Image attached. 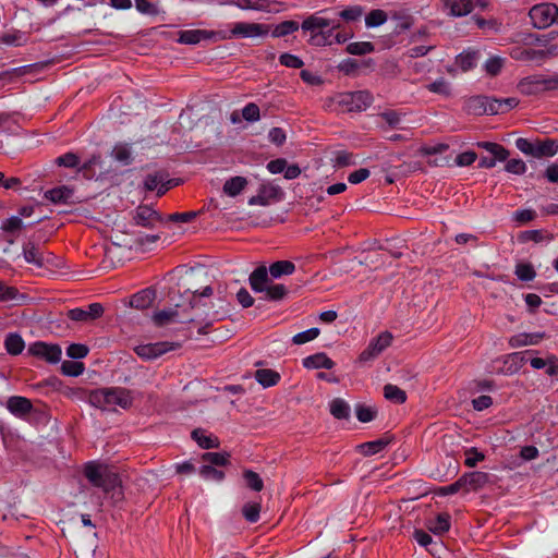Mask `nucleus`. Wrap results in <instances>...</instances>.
I'll return each mask as SVG.
<instances>
[{"label":"nucleus","instance_id":"nucleus-18","mask_svg":"<svg viewBox=\"0 0 558 558\" xmlns=\"http://www.w3.org/2000/svg\"><path fill=\"white\" fill-rule=\"evenodd\" d=\"M544 333H518L509 338V345L511 348H521L525 345H535L541 342V340L544 338Z\"/></svg>","mask_w":558,"mask_h":558},{"label":"nucleus","instance_id":"nucleus-14","mask_svg":"<svg viewBox=\"0 0 558 558\" xmlns=\"http://www.w3.org/2000/svg\"><path fill=\"white\" fill-rule=\"evenodd\" d=\"M175 308L162 310L156 312L153 316V322L156 326L162 327L170 323H183V319H179L180 313L179 308L182 306L180 303H174Z\"/></svg>","mask_w":558,"mask_h":558},{"label":"nucleus","instance_id":"nucleus-31","mask_svg":"<svg viewBox=\"0 0 558 558\" xmlns=\"http://www.w3.org/2000/svg\"><path fill=\"white\" fill-rule=\"evenodd\" d=\"M247 181L243 177H234L226 181L223 184V192L229 196L239 195L246 186Z\"/></svg>","mask_w":558,"mask_h":558},{"label":"nucleus","instance_id":"nucleus-42","mask_svg":"<svg viewBox=\"0 0 558 558\" xmlns=\"http://www.w3.org/2000/svg\"><path fill=\"white\" fill-rule=\"evenodd\" d=\"M260 509L259 502H247L242 508V514L246 521L255 523L259 519Z\"/></svg>","mask_w":558,"mask_h":558},{"label":"nucleus","instance_id":"nucleus-35","mask_svg":"<svg viewBox=\"0 0 558 558\" xmlns=\"http://www.w3.org/2000/svg\"><path fill=\"white\" fill-rule=\"evenodd\" d=\"M330 413L338 420H347L350 416V407L344 400L336 398L330 402Z\"/></svg>","mask_w":558,"mask_h":558},{"label":"nucleus","instance_id":"nucleus-59","mask_svg":"<svg viewBox=\"0 0 558 558\" xmlns=\"http://www.w3.org/2000/svg\"><path fill=\"white\" fill-rule=\"evenodd\" d=\"M197 211L174 213L168 216L167 220L171 222L187 223L197 217Z\"/></svg>","mask_w":558,"mask_h":558},{"label":"nucleus","instance_id":"nucleus-27","mask_svg":"<svg viewBox=\"0 0 558 558\" xmlns=\"http://www.w3.org/2000/svg\"><path fill=\"white\" fill-rule=\"evenodd\" d=\"M254 377L263 387L266 388L277 385L280 380V374L270 368L257 369Z\"/></svg>","mask_w":558,"mask_h":558},{"label":"nucleus","instance_id":"nucleus-38","mask_svg":"<svg viewBox=\"0 0 558 558\" xmlns=\"http://www.w3.org/2000/svg\"><path fill=\"white\" fill-rule=\"evenodd\" d=\"M512 59L518 61H531L538 57H543V51H537L534 49H522V48H513L510 52Z\"/></svg>","mask_w":558,"mask_h":558},{"label":"nucleus","instance_id":"nucleus-49","mask_svg":"<svg viewBox=\"0 0 558 558\" xmlns=\"http://www.w3.org/2000/svg\"><path fill=\"white\" fill-rule=\"evenodd\" d=\"M387 21V13L383 10H372L365 17V24L368 27H376Z\"/></svg>","mask_w":558,"mask_h":558},{"label":"nucleus","instance_id":"nucleus-12","mask_svg":"<svg viewBox=\"0 0 558 558\" xmlns=\"http://www.w3.org/2000/svg\"><path fill=\"white\" fill-rule=\"evenodd\" d=\"M133 221L136 226L151 229L162 221V217L151 207L141 205L134 210Z\"/></svg>","mask_w":558,"mask_h":558},{"label":"nucleus","instance_id":"nucleus-29","mask_svg":"<svg viewBox=\"0 0 558 558\" xmlns=\"http://www.w3.org/2000/svg\"><path fill=\"white\" fill-rule=\"evenodd\" d=\"M472 19L476 26L485 33L498 34L501 32L502 23L497 19H484L477 15H474Z\"/></svg>","mask_w":558,"mask_h":558},{"label":"nucleus","instance_id":"nucleus-41","mask_svg":"<svg viewBox=\"0 0 558 558\" xmlns=\"http://www.w3.org/2000/svg\"><path fill=\"white\" fill-rule=\"evenodd\" d=\"M85 367L82 362L63 361L61 364V373L65 376H80L83 374Z\"/></svg>","mask_w":558,"mask_h":558},{"label":"nucleus","instance_id":"nucleus-10","mask_svg":"<svg viewBox=\"0 0 558 558\" xmlns=\"http://www.w3.org/2000/svg\"><path fill=\"white\" fill-rule=\"evenodd\" d=\"M180 348V343L161 341L155 343L140 344L134 348L135 353L144 360H155L162 354L177 350Z\"/></svg>","mask_w":558,"mask_h":558},{"label":"nucleus","instance_id":"nucleus-13","mask_svg":"<svg viewBox=\"0 0 558 558\" xmlns=\"http://www.w3.org/2000/svg\"><path fill=\"white\" fill-rule=\"evenodd\" d=\"M442 3L449 10V14L456 17L465 16L474 10L473 0H442Z\"/></svg>","mask_w":558,"mask_h":558},{"label":"nucleus","instance_id":"nucleus-33","mask_svg":"<svg viewBox=\"0 0 558 558\" xmlns=\"http://www.w3.org/2000/svg\"><path fill=\"white\" fill-rule=\"evenodd\" d=\"M478 59V51H466L456 58V64L464 72L473 69Z\"/></svg>","mask_w":558,"mask_h":558},{"label":"nucleus","instance_id":"nucleus-34","mask_svg":"<svg viewBox=\"0 0 558 558\" xmlns=\"http://www.w3.org/2000/svg\"><path fill=\"white\" fill-rule=\"evenodd\" d=\"M384 396L387 400L397 404H402L407 401V393L404 390L396 385L387 384L384 387Z\"/></svg>","mask_w":558,"mask_h":558},{"label":"nucleus","instance_id":"nucleus-25","mask_svg":"<svg viewBox=\"0 0 558 558\" xmlns=\"http://www.w3.org/2000/svg\"><path fill=\"white\" fill-rule=\"evenodd\" d=\"M519 104V100L517 98L510 97L505 99H495L492 98V101L489 102V114H499L507 112L508 110L517 107Z\"/></svg>","mask_w":558,"mask_h":558},{"label":"nucleus","instance_id":"nucleus-54","mask_svg":"<svg viewBox=\"0 0 558 558\" xmlns=\"http://www.w3.org/2000/svg\"><path fill=\"white\" fill-rule=\"evenodd\" d=\"M88 352V347L82 343H72L66 349V354L71 359H84Z\"/></svg>","mask_w":558,"mask_h":558},{"label":"nucleus","instance_id":"nucleus-45","mask_svg":"<svg viewBox=\"0 0 558 558\" xmlns=\"http://www.w3.org/2000/svg\"><path fill=\"white\" fill-rule=\"evenodd\" d=\"M515 275L522 281H531L535 278L536 271L529 263H519L515 266Z\"/></svg>","mask_w":558,"mask_h":558},{"label":"nucleus","instance_id":"nucleus-11","mask_svg":"<svg viewBox=\"0 0 558 558\" xmlns=\"http://www.w3.org/2000/svg\"><path fill=\"white\" fill-rule=\"evenodd\" d=\"M206 39H227V34L206 29H187L179 33L178 43L184 45H196Z\"/></svg>","mask_w":558,"mask_h":558},{"label":"nucleus","instance_id":"nucleus-24","mask_svg":"<svg viewBox=\"0 0 558 558\" xmlns=\"http://www.w3.org/2000/svg\"><path fill=\"white\" fill-rule=\"evenodd\" d=\"M558 153V142L547 138L535 143V158L553 157Z\"/></svg>","mask_w":558,"mask_h":558},{"label":"nucleus","instance_id":"nucleus-64","mask_svg":"<svg viewBox=\"0 0 558 558\" xmlns=\"http://www.w3.org/2000/svg\"><path fill=\"white\" fill-rule=\"evenodd\" d=\"M363 13V10L359 5L350 7L338 13V16L345 21H356Z\"/></svg>","mask_w":558,"mask_h":558},{"label":"nucleus","instance_id":"nucleus-6","mask_svg":"<svg viewBox=\"0 0 558 558\" xmlns=\"http://www.w3.org/2000/svg\"><path fill=\"white\" fill-rule=\"evenodd\" d=\"M529 16L535 28L544 29L557 23L558 7L555 3H539L530 9Z\"/></svg>","mask_w":558,"mask_h":558},{"label":"nucleus","instance_id":"nucleus-1","mask_svg":"<svg viewBox=\"0 0 558 558\" xmlns=\"http://www.w3.org/2000/svg\"><path fill=\"white\" fill-rule=\"evenodd\" d=\"M84 475L93 486L110 495L114 501L122 499L121 480L118 473L108 465L88 462L84 468Z\"/></svg>","mask_w":558,"mask_h":558},{"label":"nucleus","instance_id":"nucleus-51","mask_svg":"<svg viewBox=\"0 0 558 558\" xmlns=\"http://www.w3.org/2000/svg\"><path fill=\"white\" fill-rule=\"evenodd\" d=\"M504 66V59L500 57H492L485 62V71L490 76H496L500 73Z\"/></svg>","mask_w":558,"mask_h":558},{"label":"nucleus","instance_id":"nucleus-16","mask_svg":"<svg viewBox=\"0 0 558 558\" xmlns=\"http://www.w3.org/2000/svg\"><path fill=\"white\" fill-rule=\"evenodd\" d=\"M277 1L274 0H239L238 8L241 10H253L260 12H275Z\"/></svg>","mask_w":558,"mask_h":558},{"label":"nucleus","instance_id":"nucleus-50","mask_svg":"<svg viewBox=\"0 0 558 558\" xmlns=\"http://www.w3.org/2000/svg\"><path fill=\"white\" fill-rule=\"evenodd\" d=\"M101 165V156L100 155H93L86 162L83 163V166L78 169L86 179H92L95 173L93 171V168L95 166Z\"/></svg>","mask_w":558,"mask_h":558},{"label":"nucleus","instance_id":"nucleus-47","mask_svg":"<svg viewBox=\"0 0 558 558\" xmlns=\"http://www.w3.org/2000/svg\"><path fill=\"white\" fill-rule=\"evenodd\" d=\"M230 454L227 452H206L203 454V461L209 465H226L229 463Z\"/></svg>","mask_w":558,"mask_h":558},{"label":"nucleus","instance_id":"nucleus-37","mask_svg":"<svg viewBox=\"0 0 558 558\" xmlns=\"http://www.w3.org/2000/svg\"><path fill=\"white\" fill-rule=\"evenodd\" d=\"M389 442V439L379 438L374 441L362 444L360 449L364 456H373L384 450Z\"/></svg>","mask_w":558,"mask_h":558},{"label":"nucleus","instance_id":"nucleus-28","mask_svg":"<svg viewBox=\"0 0 558 558\" xmlns=\"http://www.w3.org/2000/svg\"><path fill=\"white\" fill-rule=\"evenodd\" d=\"M23 255L27 263H32L38 267H43L45 263V258L39 251V247L34 243L28 242L23 246Z\"/></svg>","mask_w":558,"mask_h":558},{"label":"nucleus","instance_id":"nucleus-39","mask_svg":"<svg viewBox=\"0 0 558 558\" xmlns=\"http://www.w3.org/2000/svg\"><path fill=\"white\" fill-rule=\"evenodd\" d=\"M426 88L432 93H435V94H438V95H441L445 97L451 96L450 83L444 77H440V78L436 80L435 82L426 85Z\"/></svg>","mask_w":558,"mask_h":558},{"label":"nucleus","instance_id":"nucleus-3","mask_svg":"<svg viewBox=\"0 0 558 558\" xmlns=\"http://www.w3.org/2000/svg\"><path fill=\"white\" fill-rule=\"evenodd\" d=\"M374 97L368 90L338 93L327 99L326 106L336 112H356L367 109Z\"/></svg>","mask_w":558,"mask_h":558},{"label":"nucleus","instance_id":"nucleus-53","mask_svg":"<svg viewBox=\"0 0 558 558\" xmlns=\"http://www.w3.org/2000/svg\"><path fill=\"white\" fill-rule=\"evenodd\" d=\"M184 295L190 300V306L193 308L195 306L194 299L196 296H210L213 295V289L209 286H206L202 291L198 289L186 288L183 292Z\"/></svg>","mask_w":558,"mask_h":558},{"label":"nucleus","instance_id":"nucleus-23","mask_svg":"<svg viewBox=\"0 0 558 558\" xmlns=\"http://www.w3.org/2000/svg\"><path fill=\"white\" fill-rule=\"evenodd\" d=\"M451 517L447 512L439 513L435 520L427 523V529L434 534H444L450 530Z\"/></svg>","mask_w":558,"mask_h":558},{"label":"nucleus","instance_id":"nucleus-62","mask_svg":"<svg viewBox=\"0 0 558 558\" xmlns=\"http://www.w3.org/2000/svg\"><path fill=\"white\" fill-rule=\"evenodd\" d=\"M360 68V62L355 59H345L341 61L338 65V70L345 75L354 74Z\"/></svg>","mask_w":558,"mask_h":558},{"label":"nucleus","instance_id":"nucleus-17","mask_svg":"<svg viewBox=\"0 0 558 558\" xmlns=\"http://www.w3.org/2000/svg\"><path fill=\"white\" fill-rule=\"evenodd\" d=\"M268 269L265 265H262L257 267L251 275H250V286L255 292H264L266 288L268 287L267 283L269 281L268 277Z\"/></svg>","mask_w":558,"mask_h":558},{"label":"nucleus","instance_id":"nucleus-40","mask_svg":"<svg viewBox=\"0 0 558 558\" xmlns=\"http://www.w3.org/2000/svg\"><path fill=\"white\" fill-rule=\"evenodd\" d=\"M345 50L350 54L364 56L374 51V45L369 41H356L349 44Z\"/></svg>","mask_w":558,"mask_h":558},{"label":"nucleus","instance_id":"nucleus-58","mask_svg":"<svg viewBox=\"0 0 558 558\" xmlns=\"http://www.w3.org/2000/svg\"><path fill=\"white\" fill-rule=\"evenodd\" d=\"M279 61L282 65L292 69H301L304 65V62L299 57L291 53H282L279 57Z\"/></svg>","mask_w":558,"mask_h":558},{"label":"nucleus","instance_id":"nucleus-9","mask_svg":"<svg viewBox=\"0 0 558 558\" xmlns=\"http://www.w3.org/2000/svg\"><path fill=\"white\" fill-rule=\"evenodd\" d=\"M392 335L389 331L380 332L376 338L372 339L367 348L359 355V361L364 363L376 359L392 342Z\"/></svg>","mask_w":558,"mask_h":558},{"label":"nucleus","instance_id":"nucleus-36","mask_svg":"<svg viewBox=\"0 0 558 558\" xmlns=\"http://www.w3.org/2000/svg\"><path fill=\"white\" fill-rule=\"evenodd\" d=\"M192 438L204 449L218 448L219 440L216 437L205 435L202 429H194L192 432Z\"/></svg>","mask_w":558,"mask_h":558},{"label":"nucleus","instance_id":"nucleus-19","mask_svg":"<svg viewBox=\"0 0 558 558\" xmlns=\"http://www.w3.org/2000/svg\"><path fill=\"white\" fill-rule=\"evenodd\" d=\"M461 480H462L464 487H469L470 489L477 490V489L484 487L488 483L489 475L485 472L475 471V472L464 474L463 476H461Z\"/></svg>","mask_w":558,"mask_h":558},{"label":"nucleus","instance_id":"nucleus-20","mask_svg":"<svg viewBox=\"0 0 558 558\" xmlns=\"http://www.w3.org/2000/svg\"><path fill=\"white\" fill-rule=\"evenodd\" d=\"M155 300V292L150 289H144L130 299V305L137 310H145L151 305Z\"/></svg>","mask_w":558,"mask_h":558},{"label":"nucleus","instance_id":"nucleus-52","mask_svg":"<svg viewBox=\"0 0 558 558\" xmlns=\"http://www.w3.org/2000/svg\"><path fill=\"white\" fill-rule=\"evenodd\" d=\"M318 335H319L318 328H311L308 330L296 333L292 338V342L294 344H303V343H306L308 341L316 339L318 337Z\"/></svg>","mask_w":558,"mask_h":558},{"label":"nucleus","instance_id":"nucleus-55","mask_svg":"<svg viewBox=\"0 0 558 558\" xmlns=\"http://www.w3.org/2000/svg\"><path fill=\"white\" fill-rule=\"evenodd\" d=\"M377 411L372 407L357 405L356 417L362 423H367L376 417Z\"/></svg>","mask_w":558,"mask_h":558},{"label":"nucleus","instance_id":"nucleus-63","mask_svg":"<svg viewBox=\"0 0 558 558\" xmlns=\"http://www.w3.org/2000/svg\"><path fill=\"white\" fill-rule=\"evenodd\" d=\"M466 459L464 461L465 465L469 468H474L477 462L483 461L485 456L482 452H478L476 448H470L465 451Z\"/></svg>","mask_w":558,"mask_h":558},{"label":"nucleus","instance_id":"nucleus-30","mask_svg":"<svg viewBox=\"0 0 558 558\" xmlns=\"http://www.w3.org/2000/svg\"><path fill=\"white\" fill-rule=\"evenodd\" d=\"M295 270V265L290 260H278L269 266V274L272 278H279L283 275H291Z\"/></svg>","mask_w":558,"mask_h":558},{"label":"nucleus","instance_id":"nucleus-15","mask_svg":"<svg viewBox=\"0 0 558 558\" xmlns=\"http://www.w3.org/2000/svg\"><path fill=\"white\" fill-rule=\"evenodd\" d=\"M7 408L12 414L23 416L31 413L33 404L31 400L25 397L13 396L8 399Z\"/></svg>","mask_w":558,"mask_h":558},{"label":"nucleus","instance_id":"nucleus-44","mask_svg":"<svg viewBox=\"0 0 558 558\" xmlns=\"http://www.w3.org/2000/svg\"><path fill=\"white\" fill-rule=\"evenodd\" d=\"M246 486L254 492H260L264 488V482L262 477L252 470H246L243 473Z\"/></svg>","mask_w":558,"mask_h":558},{"label":"nucleus","instance_id":"nucleus-43","mask_svg":"<svg viewBox=\"0 0 558 558\" xmlns=\"http://www.w3.org/2000/svg\"><path fill=\"white\" fill-rule=\"evenodd\" d=\"M483 147L492 154V158L495 159V161H504L509 156V151L499 144L485 142L483 143Z\"/></svg>","mask_w":558,"mask_h":558},{"label":"nucleus","instance_id":"nucleus-8","mask_svg":"<svg viewBox=\"0 0 558 558\" xmlns=\"http://www.w3.org/2000/svg\"><path fill=\"white\" fill-rule=\"evenodd\" d=\"M270 26L260 23L238 22L233 25L227 39L230 38H251L263 37L269 33Z\"/></svg>","mask_w":558,"mask_h":558},{"label":"nucleus","instance_id":"nucleus-48","mask_svg":"<svg viewBox=\"0 0 558 558\" xmlns=\"http://www.w3.org/2000/svg\"><path fill=\"white\" fill-rule=\"evenodd\" d=\"M266 293V299L270 301H281L288 293L287 288L283 284H270L264 291Z\"/></svg>","mask_w":558,"mask_h":558},{"label":"nucleus","instance_id":"nucleus-56","mask_svg":"<svg viewBox=\"0 0 558 558\" xmlns=\"http://www.w3.org/2000/svg\"><path fill=\"white\" fill-rule=\"evenodd\" d=\"M56 163L65 168H75L80 163V158L74 153H66L62 156H59L56 159Z\"/></svg>","mask_w":558,"mask_h":558},{"label":"nucleus","instance_id":"nucleus-21","mask_svg":"<svg viewBox=\"0 0 558 558\" xmlns=\"http://www.w3.org/2000/svg\"><path fill=\"white\" fill-rule=\"evenodd\" d=\"M303 366L305 368H326L331 369L335 363L325 353H316L307 356L303 360Z\"/></svg>","mask_w":558,"mask_h":558},{"label":"nucleus","instance_id":"nucleus-57","mask_svg":"<svg viewBox=\"0 0 558 558\" xmlns=\"http://www.w3.org/2000/svg\"><path fill=\"white\" fill-rule=\"evenodd\" d=\"M242 116L248 122L258 121L260 118L259 107L254 102H250L243 108Z\"/></svg>","mask_w":558,"mask_h":558},{"label":"nucleus","instance_id":"nucleus-22","mask_svg":"<svg viewBox=\"0 0 558 558\" xmlns=\"http://www.w3.org/2000/svg\"><path fill=\"white\" fill-rule=\"evenodd\" d=\"M73 196V190L62 185L45 193V197L56 204H66Z\"/></svg>","mask_w":558,"mask_h":558},{"label":"nucleus","instance_id":"nucleus-26","mask_svg":"<svg viewBox=\"0 0 558 558\" xmlns=\"http://www.w3.org/2000/svg\"><path fill=\"white\" fill-rule=\"evenodd\" d=\"M4 348L11 355H19L25 348L23 338L16 332H10L4 339Z\"/></svg>","mask_w":558,"mask_h":558},{"label":"nucleus","instance_id":"nucleus-7","mask_svg":"<svg viewBox=\"0 0 558 558\" xmlns=\"http://www.w3.org/2000/svg\"><path fill=\"white\" fill-rule=\"evenodd\" d=\"M29 355L41 359L48 363L54 364L61 360L62 350L59 344L36 341L28 345Z\"/></svg>","mask_w":558,"mask_h":558},{"label":"nucleus","instance_id":"nucleus-4","mask_svg":"<svg viewBox=\"0 0 558 558\" xmlns=\"http://www.w3.org/2000/svg\"><path fill=\"white\" fill-rule=\"evenodd\" d=\"M301 26L303 31L312 33L311 40L313 44L320 45L326 43L332 31L340 27V21L313 14L306 17Z\"/></svg>","mask_w":558,"mask_h":558},{"label":"nucleus","instance_id":"nucleus-60","mask_svg":"<svg viewBox=\"0 0 558 558\" xmlns=\"http://www.w3.org/2000/svg\"><path fill=\"white\" fill-rule=\"evenodd\" d=\"M135 7L143 14L157 15L159 13L158 7L148 0H135Z\"/></svg>","mask_w":558,"mask_h":558},{"label":"nucleus","instance_id":"nucleus-2","mask_svg":"<svg viewBox=\"0 0 558 558\" xmlns=\"http://www.w3.org/2000/svg\"><path fill=\"white\" fill-rule=\"evenodd\" d=\"M88 402L102 411H114L116 407L128 410L133 404V397L126 388H100L88 393Z\"/></svg>","mask_w":558,"mask_h":558},{"label":"nucleus","instance_id":"nucleus-32","mask_svg":"<svg viewBox=\"0 0 558 558\" xmlns=\"http://www.w3.org/2000/svg\"><path fill=\"white\" fill-rule=\"evenodd\" d=\"M490 101L492 98L485 96H475L469 99L468 107L470 111L476 114L489 113L488 108Z\"/></svg>","mask_w":558,"mask_h":558},{"label":"nucleus","instance_id":"nucleus-5","mask_svg":"<svg viewBox=\"0 0 558 558\" xmlns=\"http://www.w3.org/2000/svg\"><path fill=\"white\" fill-rule=\"evenodd\" d=\"M519 90L526 96L538 95L558 88V74L546 76L543 74L531 75L522 78L518 84Z\"/></svg>","mask_w":558,"mask_h":558},{"label":"nucleus","instance_id":"nucleus-61","mask_svg":"<svg viewBox=\"0 0 558 558\" xmlns=\"http://www.w3.org/2000/svg\"><path fill=\"white\" fill-rule=\"evenodd\" d=\"M199 473L206 480L221 481L225 477V473L222 471H219L211 465L202 466Z\"/></svg>","mask_w":558,"mask_h":558},{"label":"nucleus","instance_id":"nucleus-46","mask_svg":"<svg viewBox=\"0 0 558 558\" xmlns=\"http://www.w3.org/2000/svg\"><path fill=\"white\" fill-rule=\"evenodd\" d=\"M299 23L295 21H284L275 27V29L272 31V36L283 37L294 33L295 31L299 29Z\"/></svg>","mask_w":558,"mask_h":558}]
</instances>
